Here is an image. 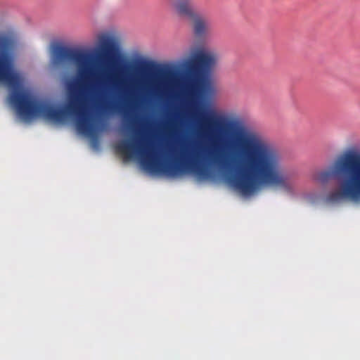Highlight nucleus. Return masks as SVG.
<instances>
[{
    "mask_svg": "<svg viewBox=\"0 0 360 360\" xmlns=\"http://www.w3.org/2000/svg\"><path fill=\"white\" fill-rule=\"evenodd\" d=\"M181 17L191 22L195 39L181 58V174L207 179L217 160L214 147L220 146L226 151L223 165L229 172L228 181L242 193L252 194L263 185L291 193L276 148L258 133L248 131L238 117L207 110L204 98L219 58L207 46L212 23L195 10L193 0H181Z\"/></svg>",
    "mask_w": 360,
    "mask_h": 360,
    "instance_id": "nucleus-1",
    "label": "nucleus"
},
{
    "mask_svg": "<svg viewBox=\"0 0 360 360\" xmlns=\"http://www.w3.org/2000/svg\"><path fill=\"white\" fill-rule=\"evenodd\" d=\"M150 91L163 103L174 98V145H165L155 151L150 137L139 131V136L121 141L117 150L128 158L139 156L143 167L150 174L167 177L180 176V63L176 64L174 72L167 67L157 68Z\"/></svg>",
    "mask_w": 360,
    "mask_h": 360,
    "instance_id": "nucleus-2",
    "label": "nucleus"
},
{
    "mask_svg": "<svg viewBox=\"0 0 360 360\" xmlns=\"http://www.w3.org/2000/svg\"><path fill=\"white\" fill-rule=\"evenodd\" d=\"M99 51L96 56L99 70V84L106 92H118L130 96L129 106H136L138 99L134 93L146 89L145 73L150 70V65L147 62L139 63L134 70L136 74L129 81L124 79L117 69L114 68V56L119 51L116 38L107 33L98 37Z\"/></svg>",
    "mask_w": 360,
    "mask_h": 360,
    "instance_id": "nucleus-3",
    "label": "nucleus"
},
{
    "mask_svg": "<svg viewBox=\"0 0 360 360\" xmlns=\"http://www.w3.org/2000/svg\"><path fill=\"white\" fill-rule=\"evenodd\" d=\"M331 179L338 181V188L327 195L328 202L360 204V153L354 149L345 151L329 169L321 172L317 176L322 184Z\"/></svg>",
    "mask_w": 360,
    "mask_h": 360,
    "instance_id": "nucleus-4",
    "label": "nucleus"
},
{
    "mask_svg": "<svg viewBox=\"0 0 360 360\" xmlns=\"http://www.w3.org/2000/svg\"><path fill=\"white\" fill-rule=\"evenodd\" d=\"M13 41L7 36H0V83L6 85L11 92L8 96L10 105L16 110V71L12 64Z\"/></svg>",
    "mask_w": 360,
    "mask_h": 360,
    "instance_id": "nucleus-5",
    "label": "nucleus"
},
{
    "mask_svg": "<svg viewBox=\"0 0 360 360\" xmlns=\"http://www.w3.org/2000/svg\"><path fill=\"white\" fill-rule=\"evenodd\" d=\"M90 58V54L85 51L57 46L51 53V64L58 68L65 61L70 62L76 66L79 77L85 81L91 75L89 68Z\"/></svg>",
    "mask_w": 360,
    "mask_h": 360,
    "instance_id": "nucleus-6",
    "label": "nucleus"
},
{
    "mask_svg": "<svg viewBox=\"0 0 360 360\" xmlns=\"http://www.w3.org/2000/svg\"><path fill=\"white\" fill-rule=\"evenodd\" d=\"M166 1L176 13H180V0H166Z\"/></svg>",
    "mask_w": 360,
    "mask_h": 360,
    "instance_id": "nucleus-7",
    "label": "nucleus"
}]
</instances>
